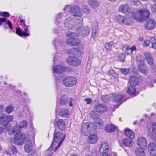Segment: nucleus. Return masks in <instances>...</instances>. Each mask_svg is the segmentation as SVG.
<instances>
[{
	"label": "nucleus",
	"instance_id": "a18cd8bd",
	"mask_svg": "<svg viewBox=\"0 0 156 156\" xmlns=\"http://www.w3.org/2000/svg\"><path fill=\"white\" fill-rule=\"evenodd\" d=\"M3 126L7 131H9L11 129V125L9 123H6L3 125Z\"/></svg>",
	"mask_w": 156,
	"mask_h": 156
},
{
	"label": "nucleus",
	"instance_id": "3c124183",
	"mask_svg": "<svg viewBox=\"0 0 156 156\" xmlns=\"http://www.w3.org/2000/svg\"><path fill=\"white\" fill-rule=\"evenodd\" d=\"M118 57L119 58V60L121 61H123L125 59V56L123 54H121L119 55Z\"/></svg>",
	"mask_w": 156,
	"mask_h": 156
},
{
	"label": "nucleus",
	"instance_id": "a211bd4d",
	"mask_svg": "<svg viewBox=\"0 0 156 156\" xmlns=\"http://www.w3.org/2000/svg\"><path fill=\"white\" fill-rule=\"evenodd\" d=\"M24 149L26 152H29L32 151V144L30 140H28L26 141Z\"/></svg>",
	"mask_w": 156,
	"mask_h": 156
},
{
	"label": "nucleus",
	"instance_id": "c9c22d12",
	"mask_svg": "<svg viewBox=\"0 0 156 156\" xmlns=\"http://www.w3.org/2000/svg\"><path fill=\"white\" fill-rule=\"evenodd\" d=\"M90 30L87 27H85L82 30V33L83 36L86 37L88 36L90 33Z\"/></svg>",
	"mask_w": 156,
	"mask_h": 156
},
{
	"label": "nucleus",
	"instance_id": "9d476101",
	"mask_svg": "<svg viewBox=\"0 0 156 156\" xmlns=\"http://www.w3.org/2000/svg\"><path fill=\"white\" fill-rule=\"evenodd\" d=\"M73 99L70 98H68L66 95L62 96L60 99V103L62 105H66L68 103H69V105L70 106H72V101Z\"/></svg>",
	"mask_w": 156,
	"mask_h": 156
},
{
	"label": "nucleus",
	"instance_id": "69168bd1",
	"mask_svg": "<svg viewBox=\"0 0 156 156\" xmlns=\"http://www.w3.org/2000/svg\"><path fill=\"white\" fill-rule=\"evenodd\" d=\"M63 16V14H59L58 15H57L56 16V18H57V21L58 22H59V19H60V17L62 18Z\"/></svg>",
	"mask_w": 156,
	"mask_h": 156
},
{
	"label": "nucleus",
	"instance_id": "72a5a7b5",
	"mask_svg": "<svg viewBox=\"0 0 156 156\" xmlns=\"http://www.w3.org/2000/svg\"><path fill=\"white\" fill-rule=\"evenodd\" d=\"M16 33L19 36L22 37L23 35L24 36H28L29 35V34L27 33L23 32H22L21 30L19 28H17L16 30Z\"/></svg>",
	"mask_w": 156,
	"mask_h": 156
},
{
	"label": "nucleus",
	"instance_id": "2f4dec72",
	"mask_svg": "<svg viewBox=\"0 0 156 156\" xmlns=\"http://www.w3.org/2000/svg\"><path fill=\"white\" fill-rule=\"evenodd\" d=\"M123 97V96L121 94H115L113 96V101L118 102L121 100Z\"/></svg>",
	"mask_w": 156,
	"mask_h": 156
},
{
	"label": "nucleus",
	"instance_id": "c03bdc74",
	"mask_svg": "<svg viewBox=\"0 0 156 156\" xmlns=\"http://www.w3.org/2000/svg\"><path fill=\"white\" fill-rule=\"evenodd\" d=\"M27 122L25 120H23L20 123V126L22 128H26L27 126Z\"/></svg>",
	"mask_w": 156,
	"mask_h": 156
},
{
	"label": "nucleus",
	"instance_id": "412c9836",
	"mask_svg": "<svg viewBox=\"0 0 156 156\" xmlns=\"http://www.w3.org/2000/svg\"><path fill=\"white\" fill-rule=\"evenodd\" d=\"M68 53L69 54H73L77 56H80L82 54L81 51L78 48H72L69 50Z\"/></svg>",
	"mask_w": 156,
	"mask_h": 156
},
{
	"label": "nucleus",
	"instance_id": "393cba45",
	"mask_svg": "<svg viewBox=\"0 0 156 156\" xmlns=\"http://www.w3.org/2000/svg\"><path fill=\"white\" fill-rule=\"evenodd\" d=\"M136 61L139 66H145L144 57L140 55H138L136 57Z\"/></svg>",
	"mask_w": 156,
	"mask_h": 156
},
{
	"label": "nucleus",
	"instance_id": "ddd939ff",
	"mask_svg": "<svg viewBox=\"0 0 156 156\" xmlns=\"http://www.w3.org/2000/svg\"><path fill=\"white\" fill-rule=\"evenodd\" d=\"M138 145L141 148L143 149L147 148V142L145 138L143 137H139L137 140Z\"/></svg>",
	"mask_w": 156,
	"mask_h": 156
},
{
	"label": "nucleus",
	"instance_id": "5fc2aeb1",
	"mask_svg": "<svg viewBox=\"0 0 156 156\" xmlns=\"http://www.w3.org/2000/svg\"><path fill=\"white\" fill-rule=\"evenodd\" d=\"M108 74L109 75H112L114 76H116L117 75V74L115 73L113 70H109L108 73Z\"/></svg>",
	"mask_w": 156,
	"mask_h": 156
},
{
	"label": "nucleus",
	"instance_id": "864d4df0",
	"mask_svg": "<svg viewBox=\"0 0 156 156\" xmlns=\"http://www.w3.org/2000/svg\"><path fill=\"white\" fill-rule=\"evenodd\" d=\"M151 71L153 73H156V66L153 65L151 67L150 69Z\"/></svg>",
	"mask_w": 156,
	"mask_h": 156
},
{
	"label": "nucleus",
	"instance_id": "39448f33",
	"mask_svg": "<svg viewBox=\"0 0 156 156\" xmlns=\"http://www.w3.org/2000/svg\"><path fill=\"white\" fill-rule=\"evenodd\" d=\"M25 134L22 132H20L16 134L13 140L14 143L18 145L23 144L25 140Z\"/></svg>",
	"mask_w": 156,
	"mask_h": 156
},
{
	"label": "nucleus",
	"instance_id": "bf43d9fd",
	"mask_svg": "<svg viewBox=\"0 0 156 156\" xmlns=\"http://www.w3.org/2000/svg\"><path fill=\"white\" fill-rule=\"evenodd\" d=\"M11 150L13 153L16 154L17 153V151L16 148L14 146H12L11 147Z\"/></svg>",
	"mask_w": 156,
	"mask_h": 156
},
{
	"label": "nucleus",
	"instance_id": "052dcab7",
	"mask_svg": "<svg viewBox=\"0 0 156 156\" xmlns=\"http://www.w3.org/2000/svg\"><path fill=\"white\" fill-rule=\"evenodd\" d=\"M133 2V4L136 6H138L140 4V2L138 0H134Z\"/></svg>",
	"mask_w": 156,
	"mask_h": 156
},
{
	"label": "nucleus",
	"instance_id": "8fccbe9b",
	"mask_svg": "<svg viewBox=\"0 0 156 156\" xmlns=\"http://www.w3.org/2000/svg\"><path fill=\"white\" fill-rule=\"evenodd\" d=\"M0 15L5 17H9V15L8 12H3L0 13Z\"/></svg>",
	"mask_w": 156,
	"mask_h": 156
},
{
	"label": "nucleus",
	"instance_id": "20e7f679",
	"mask_svg": "<svg viewBox=\"0 0 156 156\" xmlns=\"http://www.w3.org/2000/svg\"><path fill=\"white\" fill-rule=\"evenodd\" d=\"M94 130L92 124L91 122H88L83 123L81 129V132L83 135L88 136L91 134Z\"/></svg>",
	"mask_w": 156,
	"mask_h": 156
},
{
	"label": "nucleus",
	"instance_id": "49530a36",
	"mask_svg": "<svg viewBox=\"0 0 156 156\" xmlns=\"http://www.w3.org/2000/svg\"><path fill=\"white\" fill-rule=\"evenodd\" d=\"M152 129L153 133L156 137V123H154L152 124Z\"/></svg>",
	"mask_w": 156,
	"mask_h": 156
},
{
	"label": "nucleus",
	"instance_id": "de8ad7c7",
	"mask_svg": "<svg viewBox=\"0 0 156 156\" xmlns=\"http://www.w3.org/2000/svg\"><path fill=\"white\" fill-rule=\"evenodd\" d=\"M125 52L127 55H130L132 53L129 47L127 46L125 50Z\"/></svg>",
	"mask_w": 156,
	"mask_h": 156
},
{
	"label": "nucleus",
	"instance_id": "423d86ee",
	"mask_svg": "<svg viewBox=\"0 0 156 156\" xmlns=\"http://www.w3.org/2000/svg\"><path fill=\"white\" fill-rule=\"evenodd\" d=\"M67 36L71 37V38L67 40L66 41V43L70 46H77L79 45L80 43V41L79 40H76V43H73L74 37L77 36V34L74 32H69L67 33Z\"/></svg>",
	"mask_w": 156,
	"mask_h": 156
},
{
	"label": "nucleus",
	"instance_id": "f257e3e1",
	"mask_svg": "<svg viewBox=\"0 0 156 156\" xmlns=\"http://www.w3.org/2000/svg\"><path fill=\"white\" fill-rule=\"evenodd\" d=\"M73 14L71 17L66 20L65 25L68 29L76 30L83 26V18L80 16V8L77 6L72 7L70 11Z\"/></svg>",
	"mask_w": 156,
	"mask_h": 156
},
{
	"label": "nucleus",
	"instance_id": "58836bf2",
	"mask_svg": "<svg viewBox=\"0 0 156 156\" xmlns=\"http://www.w3.org/2000/svg\"><path fill=\"white\" fill-rule=\"evenodd\" d=\"M124 22L123 24L126 25H131L132 23L131 18L129 17H126Z\"/></svg>",
	"mask_w": 156,
	"mask_h": 156
},
{
	"label": "nucleus",
	"instance_id": "ea45409f",
	"mask_svg": "<svg viewBox=\"0 0 156 156\" xmlns=\"http://www.w3.org/2000/svg\"><path fill=\"white\" fill-rule=\"evenodd\" d=\"M124 22L123 24L126 25H131L132 23L131 18L129 17H126Z\"/></svg>",
	"mask_w": 156,
	"mask_h": 156
},
{
	"label": "nucleus",
	"instance_id": "aec40b11",
	"mask_svg": "<svg viewBox=\"0 0 156 156\" xmlns=\"http://www.w3.org/2000/svg\"><path fill=\"white\" fill-rule=\"evenodd\" d=\"M69 111L67 109H61L59 112V115L62 117H67L69 115Z\"/></svg>",
	"mask_w": 156,
	"mask_h": 156
},
{
	"label": "nucleus",
	"instance_id": "f704fd0d",
	"mask_svg": "<svg viewBox=\"0 0 156 156\" xmlns=\"http://www.w3.org/2000/svg\"><path fill=\"white\" fill-rule=\"evenodd\" d=\"M125 18L124 16L119 15L116 17V20L117 21L120 23L123 24V23L124 22Z\"/></svg>",
	"mask_w": 156,
	"mask_h": 156
},
{
	"label": "nucleus",
	"instance_id": "0eeeda50",
	"mask_svg": "<svg viewBox=\"0 0 156 156\" xmlns=\"http://www.w3.org/2000/svg\"><path fill=\"white\" fill-rule=\"evenodd\" d=\"M76 82L77 80L75 77L70 76L64 78L63 80V83L66 87H70L75 85Z\"/></svg>",
	"mask_w": 156,
	"mask_h": 156
},
{
	"label": "nucleus",
	"instance_id": "cd10ccee",
	"mask_svg": "<svg viewBox=\"0 0 156 156\" xmlns=\"http://www.w3.org/2000/svg\"><path fill=\"white\" fill-rule=\"evenodd\" d=\"M122 142L125 146L127 147H131L133 144V142L131 138H124L122 140Z\"/></svg>",
	"mask_w": 156,
	"mask_h": 156
},
{
	"label": "nucleus",
	"instance_id": "c85d7f7f",
	"mask_svg": "<svg viewBox=\"0 0 156 156\" xmlns=\"http://www.w3.org/2000/svg\"><path fill=\"white\" fill-rule=\"evenodd\" d=\"M134 86H131L129 87L128 90V91L130 95L133 96H135L137 95L138 93L137 92Z\"/></svg>",
	"mask_w": 156,
	"mask_h": 156
},
{
	"label": "nucleus",
	"instance_id": "603ef678",
	"mask_svg": "<svg viewBox=\"0 0 156 156\" xmlns=\"http://www.w3.org/2000/svg\"><path fill=\"white\" fill-rule=\"evenodd\" d=\"M96 123H97L99 125H101L103 124V121L100 118L98 117L96 119L95 121Z\"/></svg>",
	"mask_w": 156,
	"mask_h": 156
},
{
	"label": "nucleus",
	"instance_id": "bb28decb",
	"mask_svg": "<svg viewBox=\"0 0 156 156\" xmlns=\"http://www.w3.org/2000/svg\"><path fill=\"white\" fill-rule=\"evenodd\" d=\"M98 140V136L96 135H93L90 136L87 139L88 142L90 144L96 143Z\"/></svg>",
	"mask_w": 156,
	"mask_h": 156
},
{
	"label": "nucleus",
	"instance_id": "c756f323",
	"mask_svg": "<svg viewBox=\"0 0 156 156\" xmlns=\"http://www.w3.org/2000/svg\"><path fill=\"white\" fill-rule=\"evenodd\" d=\"M115 127L112 124H108L105 127V130L108 132H112L115 129Z\"/></svg>",
	"mask_w": 156,
	"mask_h": 156
},
{
	"label": "nucleus",
	"instance_id": "7c9ffc66",
	"mask_svg": "<svg viewBox=\"0 0 156 156\" xmlns=\"http://www.w3.org/2000/svg\"><path fill=\"white\" fill-rule=\"evenodd\" d=\"M142 149H143L140 148L135 150V152L137 156H145V152Z\"/></svg>",
	"mask_w": 156,
	"mask_h": 156
},
{
	"label": "nucleus",
	"instance_id": "b1692460",
	"mask_svg": "<svg viewBox=\"0 0 156 156\" xmlns=\"http://www.w3.org/2000/svg\"><path fill=\"white\" fill-rule=\"evenodd\" d=\"M88 4L92 8L94 9L97 8L99 5V3L98 0H89Z\"/></svg>",
	"mask_w": 156,
	"mask_h": 156
},
{
	"label": "nucleus",
	"instance_id": "a878e982",
	"mask_svg": "<svg viewBox=\"0 0 156 156\" xmlns=\"http://www.w3.org/2000/svg\"><path fill=\"white\" fill-rule=\"evenodd\" d=\"M125 134L129 138L132 139L134 137V134L133 132L128 128H126L124 130Z\"/></svg>",
	"mask_w": 156,
	"mask_h": 156
},
{
	"label": "nucleus",
	"instance_id": "774afa93",
	"mask_svg": "<svg viewBox=\"0 0 156 156\" xmlns=\"http://www.w3.org/2000/svg\"><path fill=\"white\" fill-rule=\"evenodd\" d=\"M130 49L132 52L133 51H136V48L135 46H132L131 48H130Z\"/></svg>",
	"mask_w": 156,
	"mask_h": 156
},
{
	"label": "nucleus",
	"instance_id": "f03ea898",
	"mask_svg": "<svg viewBox=\"0 0 156 156\" xmlns=\"http://www.w3.org/2000/svg\"><path fill=\"white\" fill-rule=\"evenodd\" d=\"M150 15V12L144 9H140L133 13L132 16L138 22L144 21L147 19Z\"/></svg>",
	"mask_w": 156,
	"mask_h": 156
},
{
	"label": "nucleus",
	"instance_id": "9b49d317",
	"mask_svg": "<svg viewBox=\"0 0 156 156\" xmlns=\"http://www.w3.org/2000/svg\"><path fill=\"white\" fill-rule=\"evenodd\" d=\"M119 11L125 14H128L130 12V7L129 5L126 4L121 5L119 7Z\"/></svg>",
	"mask_w": 156,
	"mask_h": 156
},
{
	"label": "nucleus",
	"instance_id": "1a4fd4ad",
	"mask_svg": "<svg viewBox=\"0 0 156 156\" xmlns=\"http://www.w3.org/2000/svg\"><path fill=\"white\" fill-rule=\"evenodd\" d=\"M156 21L153 19H149L147 20L144 25L145 29L148 30H151L155 27Z\"/></svg>",
	"mask_w": 156,
	"mask_h": 156
},
{
	"label": "nucleus",
	"instance_id": "f3484780",
	"mask_svg": "<svg viewBox=\"0 0 156 156\" xmlns=\"http://www.w3.org/2000/svg\"><path fill=\"white\" fill-rule=\"evenodd\" d=\"M139 81V78L136 75L131 76L129 78L130 83L131 86H135L137 85Z\"/></svg>",
	"mask_w": 156,
	"mask_h": 156
},
{
	"label": "nucleus",
	"instance_id": "338daca9",
	"mask_svg": "<svg viewBox=\"0 0 156 156\" xmlns=\"http://www.w3.org/2000/svg\"><path fill=\"white\" fill-rule=\"evenodd\" d=\"M28 153L29 156H34V155L35 153L33 151H31L30 152Z\"/></svg>",
	"mask_w": 156,
	"mask_h": 156
},
{
	"label": "nucleus",
	"instance_id": "a19ab883",
	"mask_svg": "<svg viewBox=\"0 0 156 156\" xmlns=\"http://www.w3.org/2000/svg\"><path fill=\"white\" fill-rule=\"evenodd\" d=\"M151 40L152 48L156 49V38L152 37L151 38Z\"/></svg>",
	"mask_w": 156,
	"mask_h": 156
},
{
	"label": "nucleus",
	"instance_id": "dca6fc26",
	"mask_svg": "<svg viewBox=\"0 0 156 156\" xmlns=\"http://www.w3.org/2000/svg\"><path fill=\"white\" fill-rule=\"evenodd\" d=\"M65 67L62 65H57L54 66L53 68L54 73L59 74L65 71Z\"/></svg>",
	"mask_w": 156,
	"mask_h": 156
},
{
	"label": "nucleus",
	"instance_id": "e433bc0d",
	"mask_svg": "<svg viewBox=\"0 0 156 156\" xmlns=\"http://www.w3.org/2000/svg\"><path fill=\"white\" fill-rule=\"evenodd\" d=\"M90 117L93 119H96L98 117V114L94 111H92L90 114Z\"/></svg>",
	"mask_w": 156,
	"mask_h": 156
},
{
	"label": "nucleus",
	"instance_id": "0e129e2a",
	"mask_svg": "<svg viewBox=\"0 0 156 156\" xmlns=\"http://www.w3.org/2000/svg\"><path fill=\"white\" fill-rule=\"evenodd\" d=\"M7 20V19L5 18H0V25L2 24V22H5Z\"/></svg>",
	"mask_w": 156,
	"mask_h": 156
},
{
	"label": "nucleus",
	"instance_id": "6ab92c4d",
	"mask_svg": "<svg viewBox=\"0 0 156 156\" xmlns=\"http://www.w3.org/2000/svg\"><path fill=\"white\" fill-rule=\"evenodd\" d=\"M144 56L145 59L149 65H153L154 63V60L150 54L146 53L144 54Z\"/></svg>",
	"mask_w": 156,
	"mask_h": 156
},
{
	"label": "nucleus",
	"instance_id": "7ed1b4c3",
	"mask_svg": "<svg viewBox=\"0 0 156 156\" xmlns=\"http://www.w3.org/2000/svg\"><path fill=\"white\" fill-rule=\"evenodd\" d=\"M62 137L63 135L62 134L59 132H57L55 133L53 139V142L47 151H50L53 150V148L55 147V145L54 142L57 144L58 143L54 152L56 151L59 148L62 142L64 140V138H62Z\"/></svg>",
	"mask_w": 156,
	"mask_h": 156
},
{
	"label": "nucleus",
	"instance_id": "680f3d73",
	"mask_svg": "<svg viewBox=\"0 0 156 156\" xmlns=\"http://www.w3.org/2000/svg\"><path fill=\"white\" fill-rule=\"evenodd\" d=\"M6 24L9 26L10 28L11 29H12L13 27L12 26V24L10 21H8L6 22Z\"/></svg>",
	"mask_w": 156,
	"mask_h": 156
},
{
	"label": "nucleus",
	"instance_id": "13d9d810",
	"mask_svg": "<svg viewBox=\"0 0 156 156\" xmlns=\"http://www.w3.org/2000/svg\"><path fill=\"white\" fill-rule=\"evenodd\" d=\"M96 29L95 30H93L92 31V36L93 37V38L95 39L96 37Z\"/></svg>",
	"mask_w": 156,
	"mask_h": 156
},
{
	"label": "nucleus",
	"instance_id": "4d7b16f0",
	"mask_svg": "<svg viewBox=\"0 0 156 156\" xmlns=\"http://www.w3.org/2000/svg\"><path fill=\"white\" fill-rule=\"evenodd\" d=\"M83 8V11L85 12H87L89 11V9L87 6H84Z\"/></svg>",
	"mask_w": 156,
	"mask_h": 156
},
{
	"label": "nucleus",
	"instance_id": "6e6d98bb",
	"mask_svg": "<svg viewBox=\"0 0 156 156\" xmlns=\"http://www.w3.org/2000/svg\"><path fill=\"white\" fill-rule=\"evenodd\" d=\"M129 69H121V72L124 75L126 74L129 72Z\"/></svg>",
	"mask_w": 156,
	"mask_h": 156
},
{
	"label": "nucleus",
	"instance_id": "37998d69",
	"mask_svg": "<svg viewBox=\"0 0 156 156\" xmlns=\"http://www.w3.org/2000/svg\"><path fill=\"white\" fill-rule=\"evenodd\" d=\"M113 44V43L112 41L107 43L105 44V47L106 49L109 50L111 48V47Z\"/></svg>",
	"mask_w": 156,
	"mask_h": 156
},
{
	"label": "nucleus",
	"instance_id": "09e8293b",
	"mask_svg": "<svg viewBox=\"0 0 156 156\" xmlns=\"http://www.w3.org/2000/svg\"><path fill=\"white\" fill-rule=\"evenodd\" d=\"M150 44V41L147 40H144L143 43V45L144 46L147 47Z\"/></svg>",
	"mask_w": 156,
	"mask_h": 156
},
{
	"label": "nucleus",
	"instance_id": "4c0bfd02",
	"mask_svg": "<svg viewBox=\"0 0 156 156\" xmlns=\"http://www.w3.org/2000/svg\"><path fill=\"white\" fill-rule=\"evenodd\" d=\"M21 128L19 125H16L12 129V131L13 133H19L20 132V129Z\"/></svg>",
	"mask_w": 156,
	"mask_h": 156
},
{
	"label": "nucleus",
	"instance_id": "6e6552de",
	"mask_svg": "<svg viewBox=\"0 0 156 156\" xmlns=\"http://www.w3.org/2000/svg\"><path fill=\"white\" fill-rule=\"evenodd\" d=\"M67 63L69 65L77 66L80 65V60L77 57L70 56L67 59Z\"/></svg>",
	"mask_w": 156,
	"mask_h": 156
},
{
	"label": "nucleus",
	"instance_id": "f8f14e48",
	"mask_svg": "<svg viewBox=\"0 0 156 156\" xmlns=\"http://www.w3.org/2000/svg\"><path fill=\"white\" fill-rule=\"evenodd\" d=\"M13 119V116L11 115H8L5 116L2 115L0 117V124H2L5 122L9 123L12 122Z\"/></svg>",
	"mask_w": 156,
	"mask_h": 156
},
{
	"label": "nucleus",
	"instance_id": "473e14b6",
	"mask_svg": "<svg viewBox=\"0 0 156 156\" xmlns=\"http://www.w3.org/2000/svg\"><path fill=\"white\" fill-rule=\"evenodd\" d=\"M138 68L139 71L145 74L147 73L148 69L146 65L138 66Z\"/></svg>",
	"mask_w": 156,
	"mask_h": 156
},
{
	"label": "nucleus",
	"instance_id": "2eb2a0df",
	"mask_svg": "<svg viewBox=\"0 0 156 156\" xmlns=\"http://www.w3.org/2000/svg\"><path fill=\"white\" fill-rule=\"evenodd\" d=\"M95 109L98 112H104L107 110V107L104 104H99L95 106Z\"/></svg>",
	"mask_w": 156,
	"mask_h": 156
},
{
	"label": "nucleus",
	"instance_id": "4be33fe9",
	"mask_svg": "<svg viewBox=\"0 0 156 156\" xmlns=\"http://www.w3.org/2000/svg\"><path fill=\"white\" fill-rule=\"evenodd\" d=\"M57 126L58 128L61 130H63L66 128L65 122L62 119H59L58 120Z\"/></svg>",
	"mask_w": 156,
	"mask_h": 156
},
{
	"label": "nucleus",
	"instance_id": "e2e57ef3",
	"mask_svg": "<svg viewBox=\"0 0 156 156\" xmlns=\"http://www.w3.org/2000/svg\"><path fill=\"white\" fill-rule=\"evenodd\" d=\"M87 104H90L91 103L92 99L91 98H87L85 99Z\"/></svg>",
	"mask_w": 156,
	"mask_h": 156
},
{
	"label": "nucleus",
	"instance_id": "4468645a",
	"mask_svg": "<svg viewBox=\"0 0 156 156\" xmlns=\"http://www.w3.org/2000/svg\"><path fill=\"white\" fill-rule=\"evenodd\" d=\"M148 151L151 156H156V144L150 142L148 146Z\"/></svg>",
	"mask_w": 156,
	"mask_h": 156
},
{
	"label": "nucleus",
	"instance_id": "5701e85b",
	"mask_svg": "<svg viewBox=\"0 0 156 156\" xmlns=\"http://www.w3.org/2000/svg\"><path fill=\"white\" fill-rule=\"evenodd\" d=\"M109 149L108 144L106 142H103L101 146L100 149V151L101 153H106Z\"/></svg>",
	"mask_w": 156,
	"mask_h": 156
},
{
	"label": "nucleus",
	"instance_id": "79ce46f5",
	"mask_svg": "<svg viewBox=\"0 0 156 156\" xmlns=\"http://www.w3.org/2000/svg\"><path fill=\"white\" fill-rule=\"evenodd\" d=\"M13 109V106L12 105H10L6 108L5 111L8 113L10 114L12 111Z\"/></svg>",
	"mask_w": 156,
	"mask_h": 156
}]
</instances>
